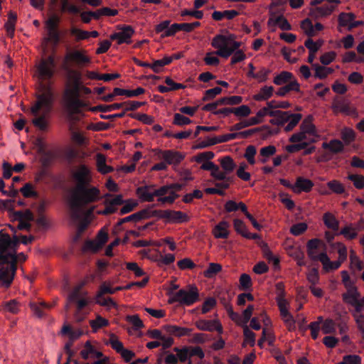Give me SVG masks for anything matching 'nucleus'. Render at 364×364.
Masks as SVG:
<instances>
[{
  "label": "nucleus",
  "instance_id": "obj_21",
  "mask_svg": "<svg viewBox=\"0 0 364 364\" xmlns=\"http://www.w3.org/2000/svg\"><path fill=\"white\" fill-rule=\"evenodd\" d=\"M211 176L218 181H223L222 183H217L215 186L220 187L223 189L229 188L230 178L227 177L226 173L221 169L218 165L215 166L213 171L210 173Z\"/></svg>",
  "mask_w": 364,
  "mask_h": 364
},
{
  "label": "nucleus",
  "instance_id": "obj_60",
  "mask_svg": "<svg viewBox=\"0 0 364 364\" xmlns=\"http://www.w3.org/2000/svg\"><path fill=\"white\" fill-rule=\"evenodd\" d=\"M350 261L352 269L361 271L363 268V262L357 257L354 250L350 251Z\"/></svg>",
  "mask_w": 364,
  "mask_h": 364
},
{
  "label": "nucleus",
  "instance_id": "obj_39",
  "mask_svg": "<svg viewBox=\"0 0 364 364\" xmlns=\"http://www.w3.org/2000/svg\"><path fill=\"white\" fill-rule=\"evenodd\" d=\"M238 15L239 12L236 10H225L223 11H215L212 14V18L215 21H221L223 18L231 20Z\"/></svg>",
  "mask_w": 364,
  "mask_h": 364
},
{
  "label": "nucleus",
  "instance_id": "obj_3",
  "mask_svg": "<svg viewBox=\"0 0 364 364\" xmlns=\"http://www.w3.org/2000/svg\"><path fill=\"white\" fill-rule=\"evenodd\" d=\"M80 93L88 95L91 93V90L82 85L80 72L68 70L63 93V102L69 114H79L82 108L87 106L86 102L80 99Z\"/></svg>",
  "mask_w": 364,
  "mask_h": 364
},
{
  "label": "nucleus",
  "instance_id": "obj_1",
  "mask_svg": "<svg viewBox=\"0 0 364 364\" xmlns=\"http://www.w3.org/2000/svg\"><path fill=\"white\" fill-rule=\"evenodd\" d=\"M76 186L71 189L69 205L73 219H79L82 215V208L86 205L100 199V190L96 187L87 188L91 181L90 171L85 165H80L73 173Z\"/></svg>",
  "mask_w": 364,
  "mask_h": 364
},
{
  "label": "nucleus",
  "instance_id": "obj_54",
  "mask_svg": "<svg viewBox=\"0 0 364 364\" xmlns=\"http://www.w3.org/2000/svg\"><path fill=\"white\" fill-rule=\"evenodd\" d=\"M276 109H273L269 105L262 107L256 114V116L253 117L254 119L259 121V124L262 122V118L265 116L272 117L274 115Z\"/></svg>",
  "mask_w": 364,
  "mask_h": 364
},
{
  "label": "nucleus",
  "instance_id": "obj_30",
  "mask_svg": "<svg viewBox=\"0 0 364 364\" xmlns=\"http://www.w3.org/2000/svg\"><path fill=\"white\" fill-rule=\"evenodd\" d=\"M293 80H297L294 75L289 71H282L279 74L277 75L274 79L273 82L277 85H285Z\"/></svg>",
  "mask_w": 364,
  "mask_h": 364
},
{
  "label": "nucleus",
  "instance_id": "obj_11",
  "mask_svg": "<svg viewBox=\"0 0 364 364\" xmlns=\"http://www.w3.org/2000/svg\"><path fill=\"white\" fill-rule=\"evenodd\" d=\"M331 109L336 114L341 113L354 118L358 117L356 108L349 101L343 98H335L332 102Z\"/></svg>",
  "mask_w": 364,
  "mask_h": 364
},
{
  "label": "nucleus",
  "instance_id": "obj_46",
  "mask_svg": "<svg viewBox=\"0 0 364 364\" xmlns=\"http://www.w3.org/2000/svg\"><path fill=\"white\" fill-rule=\"evenodd\" d=\"M360 294L357 288L353 289H348L343 294V301L348 304H357V300L359 299Z\"/></svg>",
  "mask_w": 364,
  "mask_h": 364
},
{
  "label": "nucleus",
  "instance_id": "obj_63",
  "mask_svg": "<svg viewBox=\"0 0 364 364\" xmlns=\"http://www.w3.org/2000/svg\"><path fill=\"white\" fill-rule=\"evenodd\" d=\"M106 294H114V288L112 287V284L110 282H102L97 291V296L101 297Z\"/></svg>",
  "mask_w": 364,
  "mask_h": 364
},
{
  "label": "nucleus",
  "instance_id": "obj_12",
  "mask_svg": "<svg viewBox=\"0 0 364 364\" xmlns=\"http://www.w3.org/2000/svg\"><path fill=\"white\" fill-rule=\"evenodd\" d=\"M159 159H163L168 165H178L185 158V155L178 151L156 149L153 151Z\"/></svg>",
  "mask_w": 364,
  "mask_h": 364
},
{
  "label": "nucleus",
  "instance_id": "obj_26",
  "mask_svg": "<svg viewBox=\"0 0 364 364\" xmlns=\"http://www.w3.org/2000/svg\"><path fill=\"white\" fill-rule=\"evenodd\" d=\"M294 91L299 92L301 91L300 84L297 80H293L285 85L280 87L275 92V95L279 97H284L290 92Z\"/></svg>",
  "mask_w": 364,
  "mask_h": 364
},
{
  "label": "nucleus",
  "instance_id": "obj_18",
  "mask_svg": "<svg viewBox=\"0 0 364 364\" xmlns=\"http://www.w3.org/2000/svg\"><path fill=\"white\" fill-rule=\"evenodd\" d=\"M196 328L200 331H216L219 333H223V326L218 320H205L200 319L195 322Z\"/></svg>",
  "mask_w": 364,
  "mask_h": 364
},
{
  "label": "nucleus",
  "instance_id": "obj_37",
  "mask_svg": "<svg viewBox=\"0 0 364 364\" xmlns=\"http://www.w3.org/2000/svg\"><path fill=\"white\" fill-rule=\"evenodd\" d=\"M8 21L4 25V28L6 31L7 36L12 38L14 36V31L16 28V23L17 21V16L15 13L10 11L8 14Z\"/></svg>",
  "mask_w": 364,
  "mask_h": 364
},
{
  "label": "nucleus",
  "instance_id": "obj_31",
  "mask_svg": "<svg viewBox=\"0 0 364 364\" xmlns=\"http://www.w3.org/2000/svg\"><path fill=\"white\" fill-rule=\"evenodd\" d=\"M284 249L287 255L293 258L301 256V251L300 247L295 244L291 240L287 239L284 242Z\"/></svg>",
  "mask_w": 364,
  "mask_h": 364
},
{
  "label": "nucleus",
  "instance_id": "obj_33",
  "mask_svg": "<svg viewBox=\"0 0 364 364\" xmlns=\"http://www.w3.org/2000/svg\"><path fill=\"white\" fill-rule=\"evenodd\" d=\"M96 165L97 171L102 174H106L113 171L114 168L106 164V156L102 154H97Z\"/></svg>",
  "mask_w": 364,
  "mask_h": 364
},
{
  "label": "nucleus",
  "instance_id": "obj_56",
  "mask_svg": "<svg viewBox=\"0 0 364 364\" xmlns=\"http://www.w3.org/2000/svg\"><path fill=\"white\" fill-rule=\"evenodd\" d=\"M328 188L336 194H342L345 193L344 185L338 180H332L327 183Z\"/></svg>",
  "mask_w": 364,
  "mask_h": 364
},
{
  "label": "nucleus",
  "instance_id": "obj_50",
  "mask_svg": "<svg viewBox=\"0 0 364 364\" xmlns=\"http://www.w3.org/2000/svg\"><path fill=\"white\" fill-rule=\"evenodd\" d=\"M243 334L244 341L242 346H245V345L249 344L251 347H253L255 345V333L250 331L248 326L245 325L243 326Z\"/></svg>",
  "mask_w": 364,
  "mask_h": 364
},
{
  "label": "nucleus",
  "instance_id": "obj_15",
  "mask_svg": "<svg viewBox=\"0 0 364 364\" xmlns=\"http://www.w3.org/2000/svg\"><path fill=\"white\" fill-rule=\"evenodd\" d=\"M85 51L74 50L66 54L63 64V68L67 72L68 70V63L73 61L77 65H82L90 63V58L85 55Z\"/></svg>",
  "mask_w": 364,
  "mask_h": 364
},
{
  "label": "nucleus",
  "instance_id": "obj_16",
  "mask_svg": "<svg viewBox=\"0 0 364 364\" xmlns=\"http://www.w3.org/2000/svg\"><path fill=\"white\" fill-rule=\"evenodd\" d=\"M200 26V23L199 21H195L193 23H173L170 26L169 28H168L166 31V32L162 36H171L180 31L189 33L193 31L194 29L199 27Z\"/></svg>",
  "mask_w": 364,
  "mask_h": 364
},
{
  "label": "nucleus",
  "instance_id": "obj_52",
  "mask_svg": "<svg viewBox=\"0 0 364 364\" xmlns=\"http://www.w3.org/2000/svg\"><path fill=\"white\" fill-rule=\"evenodd\" d=\"M173 59V56H165L162 59L155 60L151 64V69L153 70V71L154 73H158L160 72L161 68L171 63L172 62Z\"/></svg>",
  "mask_w": 364,
  "mask_h": 364
},
{
  "label": "nucleus",
  "instance_id": "obj_32",
  "mask_svg": "<svg viewBox=\"0 0 364 364\" xmlns=\"http://www.w3.org/2000/svg\"><path fill=\"white\" fill-rule=\"evenodd\" d=\"M320 262L322 263L323 269L327 272L338 269L341 263H343L339 259L331 262L326 252L321 253Z\"/></svg>",
  "mask_w": 364,
  "mask_h": 364
},
{
  "label": "nucleus",
  "instance_id": "obj_14",
  "mask_svg": "<svg viewBox=\"0 0 364 364\" xmlns=\"http://www.w3.org/2000/svg\"><path fill=\"white\" fill-rule=\"evenodd\" d=\"M118 30L117 32L110 35V39L116 41L118 45L122 43L130 44L132 43V37L134 33L133 28L130 26H127Z\"/></svg>",
  "mask_w": 364,
  "mask_h": 364
},
{
  "label": "nucleus",
  "instance_id": "obj_44",
  "mask_svg": "<svg viewBox=\"0 0 364 364\" xmlns=\"http://www.w3.org/2000/svg\"><path fill=\"white\" fill-rule=\"evenodd\" d=\"M259 124V121L257 120V119H254V117H250L247 119H245L242 122H240L238 123H236L235 124L232 125V127H230V130L231 132H233V131H239L243 128H245V127H250V126H253V125H256V124Z\"/></svg>",
  "mask_w": 364,
  "mask_h": 364
},
{
  "label": "nucleus",
  "instance_id": "obj_45",
  "mask_svg": "<svg viewBox=\"0 0 364 364\" xmlns=\"http://www.w3.org/2000/svg\"><path fill=\"white\" fill-rule=\"evenodd\" d=\"M83 285H84V284H82L80 285L75 287L73 289V291L69 294L68 298V299L70 302L76 301L82 299L85 296H87V292L82 290Z\"/></svg>",
  "mask_w": 364,
  "mask_h": 364
},
{
  "label": "nucleus",
  "instance_id": "obj_13",
  "mask_svg": "<svg viewBox=\"0 0 364 364\" xmlns=\"http://www.w3.org/2000/svg\"><path fill=\"white\" fill-rule=\"evenodd\" d=\"M364 230V219L360 218L356 223H349L343 227L339 234L346 240H352L357 237L358 232Z\"/></svg>",
  "mask_w": 364,
  "mask_h": 364
},
{
  "label": "nucleus",
  "instance_id": "obj_51",
  "mask_svg": "<svg viewBox=\"0 0 364 364\" xmlns=\"http://www.w3.org/2000/svg\"><path fill=\"white\" fill-rule=\"evenodd\" d=\"M222 271V265L219 263L211 262L206 270L203 272V276L206 278H212Z\"/></svg>",
  "mask_w": 364,
  "mask_h": 364
},
{
  "label": "nucleus",
  "instance_id": "obj_28",
  "mask_svg": "<svg viewBox=\"0 0 364 364\" xmlns=\"http://www.w3.org/2000/svg\"><path fill=\"white\" fill-rule=\"evenodd\" d=\"M163 328L167 333L178 337L188 336L192 331L191 328L180 327L176 325H166Z\"/></svg>",
  "mask_w": 364,
  "mask_h": 364
},
{
  "label": "nucleus",
  "instance_id": "obj_4",
  "mask_svg": "<svg viewBox=\"0 0 364 364\" xmlns=\"http://www.w3.org/2000/svg\"><path fill=\"white\" fill-rule=\"evenodd\" d=\"M0 242V286L9 288L12 284L17 269V258L14 255H3L8 241L2 240Z\"/></svg>",
  "mask_w": 364,
  "mask_h": 364
},
{
  "label": "nucleus",
  "instance_id": "obj_62",
  "mask_svg": "<svg viewBox=\"0 0 364 364\" xmlns=\"http://www.w3.org/2000/svg\"><path fill=\"white\" fill-rule=\"evenodd\" d=\"M240 289L243 291L250 289L252 286L251 277L247 274H242L239 279Z\"/></svg>",
  "mask_w": 364,
  "mask_h": 364
},
{
  "label": "nucleus",
  "instance_id": "obj_36",
  "mask_svg": "<svg viewBox=\"0 0 364 364\" xmlns=\"http://www.w3.org/2000/svg\"><path fill=\"white\" fill-rule=\"evenodd\" d=\"M274 89L272 86L265 85L261 87L259 92L253 96L256 101H264L269 99L274 94Z\"/></svg>",
  "mask_w": 364,
  "mask_h": 364
},
{
  "label": "nucleus",
  "instance_id": "obj_23",
  "mask_svg": "<svg viewBox=\"0 0 364 364\" xmlns=\"http://www.w3.org/2000/svg\"><path fill=\"white\" fill-rule=\"evenodd\" d=\"M313 186L314 183L310 179L298 177L294 184V192L296 193H299L301 191L308 193L311 191Z\"/></svg>",
  "mask_w": 364,
  "mask_h": 364
},
{
  "label": "nucleus",
  "instance_id": "obj_8",
  "mask_svg": "<svg viewBox=\"0 0 364 364\" xmlns=\"http://www.w3.org/2000/svg\"><path fill=\"white\" fill-rule=\"evenodd\" d=\"M199 300V291L196 286H191L188 290L180 289L176 293L171 294L168 303L171 304L178 302L182 305L190 306Z\"/></svg>",
  "mask_w": 364,
  "mask_h": 364
},
{
  "label": "nucleus",
  "instance_id": "obj_7",
  "mask_svg": "<svg viewBox=\"0 0 364 364\" xmlns=\"http://www.w3.org/2000/svg\"><path fill=\"white\" fill-rule=\"evenodd\" d=\"M302 119L300 113H291L289 111L276 109L273 118L269 120L272 125L284 126L287 124L284 129L285 132L292 131Z\"/></svg>",
  "mask_w": 364,
  "mask_h": 364
},
{
  "label": "nucleus",
  "instance_id": "obj_47",
  "mask_svg": "<svg viewBox=\"0 0 364 364\" xmlns=\"http://www.w3.org/2000/svg\"><path fill=\"white\" fill-rule=\"evenodd\" d=\"M225 308L228 312L229 317L238 326H243L244 323L242 316L233 311L232 306L230 302L225 304Z\"/></svg>",
  "mask_w": 364,
  "mask_h": 364
},
{
  "label": "nucleus",
  "instance_id": "obj_19",
  "mask_svg": "<svg viewBox=\"0 0 364 364\" xmlns=\"http://www.w3.org/2000/svg\"><path fill=\"white\" fill-rule=\"evenodd\" d=\"M289 304L278 306L282 319L287 329L289 331H291L296 329V321L291 313L289 311Z\"/></svg>",
  "mask_w": 364,
  "mask_h": 364
},
{
  "label": "nucleus",
  "instance_id": "obj_9",
  "mask_svg": "<svg viewBox=\"0 0 364 364\" xmlns=\"http://www.w3.org/2000/svg\"><path fill=\"white\" fill-rule=\"evenodd\" d=\"M36 67L38 77L40 80L37 87L39 86L40 83L42 82L46 85L50 84L53 89L52 83L50 82L46 83L43 82V80L50 79L54 75L55 67L54 57L53 55H50L46 59H42Z\"/></svg>",
  "mask_w": 364,
  "mask_h": 364
},
{
  "label": "nucleus",
  "instance_id": "obj_22",
  "mask_svg": "<svg viewBox=\"0 0 364 364\" xmlns=\"http://www.w3.org/2000/svg\"><path fill=\"white\" fill-rule=\"evenodd\" d=\"M229 227L227 221H220L212 230V234L216 239H227L229 236Z\"/></svg>",
  "mask_w": 364,
  "mask_h": 364
},
{
  "label": "nucleus",
  "instance_id": "obj_34",
  "mask_svg": "<svg viewBox=\"0 0 364 364\" xmlns=\"http://www.w3.org/2000/svg\"><path fill=\"white\" fill-rule=\"evenodd\" d=\"M314 70V77L318 79H325L334 72L331 68L320 65L318 63L312 64Z\"/></svg>",
  "mask_w": 364,
  "mask_h": 364
},
{
  "label": "nucleus",
  "instance_id": "obj_24",
  "mask_svg": "<svg viewBox=\"0 0 364 364\" xmlns=\"http://www.w3.org/2000/svg\"><path fill=\"white\" fill-rule=\"evenodd\" d=\"M267 25L272 28V31H274V27L278 25L279 27L283 31H289L291 29V24L288 22L287 18L283 16H279L275 18H269L267 22Z\"/></svg>",
  "mask_w": 364,
  "mask_h": 364
},
{
  "label": "nucleus",
  "instance_id": "obj_40",
  "mask_svg": "<svg viewBox=\"0 0 364 364\" xmlns=\"http://www.w3.org/2000/svg\"><path fill=\"white\" fill-rule=\"evenodd\" d=\"M276 301L277 303V306L282 304H287L289 302L285 299L286 292H285V286L283 282H278L276 284Z\"/></svg>",
  "mask_w": 364,
  "mask_h": 364
},
{
  "label": "nucleus",
  "instance_id": "obj_27",
  "mask_svg": "<svg viewBox=\"0 0 364 364\" xmlns=\"http://www.w3.org/2000/svg\"><path fill=\"white\" fill-rule=\"evenodd\" d=\"M80 355L84 360H87L94 357L100 358L102 356V353L97 351L91 342L87 341L85 343L84 348L80 351Z\"/></svg>",
  "mask_w": 364,
  "mask_h": 364
},
{
  "label": "nucleus",
  "instance_id": "obj_55",
  "mask_svg": "<svg viewBox=\"0 0 364 364\" xmlns=\"http://www.w3.org/2000/svg\"><path fill=\"white\" fill-rule=\"evenodd\" d=\"M257 154L256 147L253 145H249L246 147L244 157L250 165H255L256 163L255 155Z\"/></svg>",
  "mask_w": 364,
  "mask_h": 364
},
{
  "label": "nucleus",
  "instance_id": "obj_5",
  "mask_svg": "<svg viewBox=\"0 0 364 364\" xmlns=\"http://www.w3.org/2000/svg\"><path fill=\"white\" fill-rule=\"evenodd\" d=\"M241 43L235 41L232 34L216 35L212 40L211 46L216 49L215 53L222 58H228L240 47Z\"/></svg>",
  "mask_w": 364,
  "mask_h": 364
},
{
  "label": "nucleus",
  "instance_id": "obj_20",
  "mask_svg": "<svg viewBox=\"0 0 364 364\" xmlns=\"http://www.w3.org/2000/svg\"><path fill=\"white\" fill-rule=\"evenodd\" d=\"M336 9L333 4H324L321 6L312 8L309 11V16L315 19L330 16Z\"/></svg>",
  "mask_w": 364,
  "mask_h": 364
},
{
  "label": "nucleus",
  "instance_id": "obj_49",
  "mask_svg": "<svg viewBox=\"0 0 364 364\" xmlns=\"http://www.w3.org/2000/svg\"><path fill=\"white\" fill-rule=\"evenodd\" d=\"M89 323L93 332H97L100 328L109 325L108 320L100 315H97L95 319L90 320Z\"/></svg>",
  "mask_w": 364,
  "mask_h": 364
},
{
  "label": "nucleus",
  "instance_id": "obj_10",
  "mask_svg": "<svg viewBox=\"0 0 364 364\" xmlns=\"http://www.w3.org/2000/svg\"><path fill=\"white\" fill-rule=\"evenodd\" d=\"M152 215L172 223H181L189 220L188 215L180 210H158L153 211Z\"/></svg>",
  "mask_w": 364,
  "mask_h": 364
},
{
  "label": "nucleus",
  "instance_id": "obj_48",
  "mask_svg": "<svg viewBox=\"0 0 364 364\" xmlns=\"http://www.w3.org/2000/svg\"><path fill=\"white\" fill-rule=\"evenodd\" d=\"M341 138L348 145L355 141V132L350 127H343L341 131Z\"/></svg>",
  "mask_w": 364,
  "mask_h": 364
},
{
  "label": "nucleus",
  "instance_id": "obj_29",
  "mask_svg": "<svg viewBox=\"0 0 364 364\" xmlns=\"http://www.w3.org/2000/svg\"><path fill=\"white\" fill-rule=\"evenodd\" d=\"M277 152L276 146L274 145H269L267 146L262 147L259 149L258 156L259 161L261 164H265L268 161L269 158L274 156Z\"/></svg>",
  "mask_w": 364,
  "mask_h": 364
},
{
  "label": "nucleus",
  "instance_id": "obj_58",
  "mask_svg": "<svg viewBox=\"0 0 364 364\" xmlns=\"http://www.w3.org/2000/svg\"><path fill=\"white\" fill-rule=\"evenodd\" d=\"M347 178L350 181L357 189L364 188V176L359 174H348Z\"/></svg>",
  "mask_w": 364,
  "mask_h": 364
},
{
  "label": "nucleus",
  "instance_id": "obj_25",
  "mask_svg": "<svg viewBox=\"0 0 364 364\" xmlns=\"http://www.w3.org/2000/svg\"><path fill=\"white\" fill-rule=\"evenodd\" d=\"M136 193L139 195L140 199L146 202L154 201L155 195V189L153 186H145L137 188Z\"/></svg>",
  "mask_w": 364,
  "mask_h": 364
},
{
  "label": "nucleus",
  "instance_id": "obj_35",
  "mask_svg": "<svg viewBox=\"0 0 364 364\" xmlns=\"http://www.w3.org/2000/svg\"><path fill=\"white\" fill-rule=\"evenodd\" d=\"M323 221L324 225L328 228L333 231H337L339 229V221L337 220L336 216L330 213L327 212L323 215Z\"/></svg>",
  "mask_w": 364,
  "mask_h": 364
},
{
  "label": "nucleus",
  "instance_id": "obj_42",
  "mask_svg": "<svg viewBox=\"0 0 364 364\" xmlns=\"http://www.w3.org/2000/svg\"><path fill=\"white\" fill-rule=\"evenodd\" d=\"M219 162L221 166V168L226 173L227 175L232 173L236 166V164L234 162L233 159L229 156H226L221 158L219 160Z\"/></svg>",
  "mask_w": 364,
  "mask_h": 364
},
{
  "label": "nucleus",
  "instance_id": "obj_17",
  "mask_svg": "<svg viewBox=\"0 0 364 364\" xmlns=\"http://www.w3.org/2000/svg\"><path fill=\"white\" fill-rule=\"evenodd\" d=\"M155 195L159 197L158 198L159 202L170 204H172L179 196L175 191L171 190L169 185L161 186L159 189H155Z\"/></svg>",
  "mask_w": 364,
  "mask_h": 364
},
{
  "label": "nucleus",
  "instance_id": "obj_41",
  "mask_svg": "<svg viewBox=\"0 0 364 364\" xmlns=\"http://www.w3.org/2000/svg\"><path fill=\"white\" fill-rule=\"evenodd\" d=\"M355 16L353 13L342 12L338 15V21L340 27H347L350 31V26Z\"/></svg>",
  "mask_w": 364,
  "mask_h": 364
},
{
  "label": "nucleus",
  "instance_id": "obj_53",
  "mask_svg": "<svg viewBox=\"0 0 364 364\" xmlns=\"http://www.w3.org/2000/svg\"><path fill=\"white\" fill-rule=\"evenodd\" d=\"M301 28L303 30L304 33L309 38L316 36L314 25L312 24L311 21L308 18H305L301 22Z\"/></svg>",
  "mask_w": 364,
  "mask_h": 364
},
{
  "label": "nucleus",
  "instance_id": "obj_6",
  "mask_svg": "<svg viewBox=\"0 0 364 364\" xmlns=\"http://www.w3.org/2000/svg\"><path fill=\"white\" fill-rule=\"evenodd\" d=\"M318 136L316 128L313 124L312 116L306 117L299 127V131L293 134L289 139L291 143L299 141L315 142V138Z\"/></svg>",
  "mask_w": 364,
  "mask_h": 364
},
{
  "label": "nucleus",
  "instance_id": "obj_59",
  "mask_svg": "<svg viewBox=\"0 0 364 364\" xmlns=\"http://www.w3.org/2000/svg\"><path fill=\"white\" fill-rule=\"evenodd\" d=\"M60 10L62 12H68L69 14H77L80 9L74 4H69L68 0H60Z\"/></svg>",
  "mask_w": 364,
  "mask_h": 364
},
{
  "label": "nucleus",
  "instance_id": "obj_64",
  "mask_svg": "<svg viewBox=\"0 0 364 364\" xmlns=\"http://www.w3.org/2000/svg\"><path fill=\"white\" fill-rule=\"evenodd\" d=\"M323 45L322 41L314 42L311 38H309L304 42V46L308 48L309 53H316L320 49Z\"/></svg>",
  "mask_w": 364,
  "mask_h": 364
},
{
  "label": "nucleus",
  "instance_id": "obj_2",
  "mask_svg": "<svg viewBox=\"0 0 364 364\" xmlns=\"http://www.w3.org/2000/svg\"><path fill=\"white\" fill-rule=\"evenodd\" d=\"M35 96L36 100L30 109L33 116L31 122L40 131L47 132L49 127V114L55 101L54 90L50 84L41 82L36 87Z\"/></svg>",
  "mask_w": 364,
  "mask_h": 364
},
{
  "label": "nucleus",
  "instance_id": "obj_57",
  "mask_svg": "<svg viewBox=\"0 0 364 364\" xmlns=\"http://www.w3.org/2000/svg\"><path fill=\"white\" fill-rule=\"evenodd\" d=\"M112 196H113L111 194H106L105 196V200L104 201V204L105 205V208L103 210L98 211V214L106 215L114 213L117 210V208L115 205H111L109 203V198Z\"/></svg>",
  "mask_w": 364,
  "mask_h": 364
},
{
  "label": "nucleus",
  "instance_id": "obj_38",
  "mask_svg": "<svg viewBox=\"0 0 364 364\" xmlns=\"http://www.w3.org/2000/svg\"><path fill=\"white\" fill-rule=\"evenodd\" d=\"M322 147L328 149L333 154H338L343 151L344 144L338 139H332L328 143H323Z\"/></svg>",
  "mask_w": 364,
  "mask_h": 364
},
{
  "label": "nucleus",
  "instance_id": "obj_43",
  "mask_svg": "<svg viewBox=\"0 0 364 364\" xmlns=\"http://www.w3.org/2000/svg\"><path fill=\"white\" fill-rule=\"evenodd\" d=\"M145 92V90L142 87H137L136 90H125L119 87L114 88V95H125L127 97H132L142 95Z\"/></svg>",
  "mask_w": 364,
  "mask_h": 364
},
{
  "label": "nucleus",
  "instance_id": "obj_61",
  "mask_svg": "<svg viewBox=\"0 0 364 364\" xmlns=\"http://www.w3.org/2000/svg\"><path fill=\"white\" fill-rule=\"evenodd\" d=\"M129 116L131 118L137 119L145 124H151L154 122V117L146 114L131 113Z\"/></svg>",
  "mask_w": 364,
  "mask_h": 364
}]
</instances>
